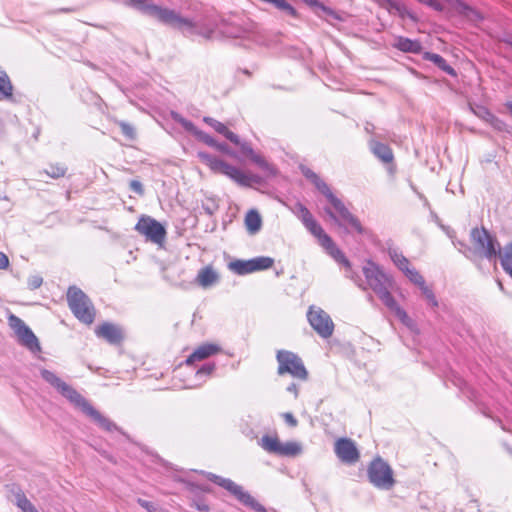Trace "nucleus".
Here are the masks:
<instances>
[{
    "label": "nucleus",
    "instance_id": "obj_1",
    "mask_svg": "<svg viewBox=\"0 0 512 512\" xmlns=\"http://www.w3.org/2000/svg\"><path fill=\"white\" fill-rule=\"evenodd\" d=\"M363 274L368 286L380 298L383 304L395 314V316L406 326H411L412 320L402 309L391 294L394 289V280L391 276L384 273L378 265L368 261L363 267Z\"/></svg>",
    "mask_w": 512,
    "mask_h": 512
},
{
    "label": "nucleus",
    "instance_id": "obj_2",
    "mask_svg": "<svg viewBox=\"0 0 512 512\" xmlns=\"http://www.w3.org/2000/svg\"><path fill=\"white\" fill-rule=\"evenodd\" d=\"M41 377L75 407L79 408L84 414L90 417L100 428L108 432L119 431V428L114 422L97 411L81 394L60 379L54 372L43 369L41 371Z\"/></svg>",
    "mask_w": 512,
    "mask_h": 512
},
{
    "label": "nucleus",
    "instance_id": "obj_3",
    "mask_svg": "<svg viewBox=\"0 0 512 512\" xmlns=\"http://www.w3.org/2000/svg\"><path fill=\"white\" fill-rule=\"evenodd\" d=\"M294 213L301 220L305 228L317 238L318 243L325 251L340 265L346 269V277L356 281L359 278L352 270L350 261L344 253L336 246L332 238L323 230L320 224L314 219L310 211L301 203L295 205Z\"/></svg>",
    "mask_w": 512,
    "mask_h": 512
},
{
    "label": "nucleus",
    "instance_id": "obj_4",
    "mask_svg": "<svg viewBox=\"0 0 512 512\" xmlns=\"http://www.w3.org/2000/svg\"><path fill=\"white\" fill-rule=\"evenodd\" d=\"M127 4L155 17L167 25L179 29L184 34L191 35L195 33V23L189 18L180 16L174 10L148 4L145 0H128Z\"/></svg>",
    "mask_w": 512,
    "mask_h": 512
},
{
    "label": "nucleus",
    "instance_id": "obj_5",
    "mask_svg": "<svg viewBox=\"0 0 512 512\" xmlns=\"http://www.w3.org/2000/svg\"><path fill=\"white\" fill-rule=\"evenodd\" d=\"M198 157L213 172L223 174L241 186L249 187L252 183H259L260 181L257 176L247 175L239 168L206 152H198Z\"/></svg>",
    "mask_w": 512,
    "mask_h": 512
},
{
    "label": "nucleus",
    "instance_id": "obj_6",
    "mask_svg": "<svg viewBox=\"0 0 512 512\" xmlns=\"http://www.w3.org/2000/svg\"><path fill=\"white\" fill-rule=\"evenodd\" d=\"M331 206L333 207L334 211L331 208H325L326 214L339 226L349 225L354 231H356L359 234L364 233V229L358 220L357 217H355L345 206V204L342 202L341 199L336 197L331 189L328 187V191H324L322 193Z\"/></svg>",
    "mask_w": 512,
    "mask_h": 512
},
{
    "label": "nucleus",
    "instance_id": "obj_7",
    "mask_svg": "<svg viewBox=\"0 0 512 512\" xmlns=\"http://www.w3.org/2000/svg\"><path fill=\"white\" fill-rule=\"evenodd\" d=\"M67 302L74 316L84 324H92L95 309L88 296L78 287L71 286L67 291Z\"/></svg>",
    "mask_w": 512,
    "mask_h": 512
},
{
    "label": "nucleus",
    "instance_id": "obj_8",
    "mask_svg": "<svg viewBox=\"0 0 512 512\" xmlns=\"http://www.w3.org/2000/svg\"><path fill=\"white\" fill-rule=\"evenodd\" d=\"M367 476L370 483L380 490H391L396 483L393 469L381 457H376L370 462Z\"/></svg>",
    "mask_w": 512,
    "mask_h": 512
},
{
    "label": "nucleus",
    "instance_id": "obj_9",
    "mask_svg": "<svg viewBox=\"0 0 512 512\" xmlns=\"http://www.w3.org/2000/svg\"><path fill=\"white\" fill-rule=\"evenodd\" d=\"M206 477L211 482L219 485L220 487L229 491L234 495L243 505L250 507L256 512H267L266 508L260 504L250 493L244 491L242 486L236 484L228 478L218 476L213 473H206Z\"/></svg>",
    "mask_w": 512,
    "mask_h": 512
},
{
    "label": "nucleus",
    "instance_id": "obj_10",
    "mask_svg": "<svg viewBox=\"0 0 512 512\" xmlns=\"http://www.w3.org/2000/svg\"><path fill=\"white\" fill-rule=\"evenodd\" d=\"M276 359L279 375L289 374L300 380L308 378V372L303 361L297 354L287 350H279L277 351Z\"/></svg>",
    "mask_w": 512,
    "mask_h": 512
},
{
    "label": "nucleus",
    "instance_id": "obj_11",
    "mask_svg": "<svg viewBox=\"0 0 512 512\" xmlns=\"http://www.w3.org/2000/svg\"><path fill=\"white\" fill-rule=\"evenodd\" d=\"M471 239L475 249L488 260L495 259L500 253V244L485 228H474Z\"/></svg>",
    "mask_w": 512,
    "mask_h": 512
},
{
    "label": "nucleus",
    "instance_id": "obj_12",
    "mask_svg": "<svg viewBox=\"0 0 512 512\" xmlns=\"http://www.w3.org/2000/svg\"><path fill=\"white\" fill-rule=\"evenodd\" d=\"M8 325L14 331L18 342L32 352L41 350L38 338L25 322L14 314H9Z\"/></svg>",
    "mask_w": 512,
    "mask_h": 512
},
{
    "label": "nucleus",
    "instance_id": "obj_13",
    "mask_svg": "<svg viewBox=\"0 0 512 512\" xmlns=\"http://www.w3.org/2000/svg\"><path fill=\"white\" fill-rule=\"evenodd\" d=\"M135 230L143 235L148 241L161 244L166 236L164 226L150 216L143 215L135 225Z\"/></svg>",
    "mask_w": 512,
    "mask_h": 512
},
{
    "label": "nucleus",
    "instance_id": "obj_14",
    "mask_svg": "<svg viewBox=\"0 0 512 512\" xmlns=\"http://www.w3.org/2000/svg\"><path fill=\"white\" fill-rule=\"evenodd\" d=\"M307 319L312 328L323 338L332 335L334 324L330 316L321 308L311 306L307 313Z\"/></svg>",
    "mask_w": 512,
    "mask_h": 512
},
{
    "label": "nucleus",
    "instance_id": "obj_15",
    "mask_svg": "<svg viewBox=\"0 0 512 512\" xmlns=\"http://www.w3.org/2000/svg\"><path fill=\"white\" fill-rule=\"evenodd\" d=\"M334 451L344 463L354 464L359 460L360 453L355 443L349 438H340L335 442Z\"/></svg>",
    "mask_w": 512,
    "mask_h": 512
},
{
    "label": "nucleus",
    "instance_id": "obj_16",
    "mask_svg": "<svg viewBox=\"0 0 512 512\" xmlns=\"http://www.w3.org/2000/svg\"><path fill=\"white\" fill-rule=\"evenodd\" d=\"M171 117L175 122L179 123L186 131L193 133L199 140H201L208 146L215 148L217 141L209 134L197 129V127L191 121L185 119L177 112H172Z\"/></svg>",
    "mask_w": 512,
    "mask_h": 512
},
{
    "label": "nucleus",
    "instance_id": "obj_17",
    "mask_svg": "<svg viewBox=\"0 0 512 512\" xmlns=\"http://www.w3.org/2000/svg\"><path fill=\"white\" fill-rule=\"evenodd\" d=\"M234 144L237 145L241 152L248 156L251 161L258 165L263 171L270 175H274L276 173L274 167L269 164L261 155L257 154L248 142L241 141L239 139V142Z\"/></svg>",
    "mask_w": 512,
    "mask_h": 512
},
{
    "label": "nucleus",
    "instance_id": "obj_18",
    "mask_svg": "<svg viewBox=\"0 0 512 512\" xmlns=\"http://www.w3.org/2000/svg\"><path fill=\"white\" fill-rule=\"evenodd\" d=\"M95 334L99 338L105 339L110 344H119L123 339L121 329L112 323H103L95 329Z\"/></svg>",
    "mask_w": 512,
    "mask_h": 512
},
{
    "label": "nucleus",
    "instance_id": "obj_19",
    "mask_svg": "<svg viewBox=\"0 0 512 512\" xmlns=\"http://www.w3.org/2000/svg\"><path fill=\"white\" fill-rule=\"evenodd\" d=\"M220 276L213 266L208 265L201 268L195 278V283L204 288H210L219 282Z\"/></svg>",
    "mask_w": 512,
    "mask_h": 512
},
{
    "label": "nucleus",
    "instance_id": "obj_20",
    "mask_svg": "<svg viewBox=\"0 0 512 512\" xmlns=\"http://www.w3.org/2000/svg\"><path fill=\"white\" fill-rule=\"evenodd\" d=\"M220 351V347L215 344H202L197 347L193 353L186 359L185 363L191 365L196 361H202L212 355L217 354Z\"/></svg>",
    "mask_w": 512,
    "mask_h": 512
},
{
    "label": "nucleus",
    "instance_id": "obj_21",
    "mask_svg": "<svg viewBox=\"0 0 512 512\" xmlns=\"http://www.w3.org/2000/svg\"><path fill=\"white\" fill-rule=\"evenodd\" d=\"M369 147L374 156L377 157L381 162L385 164L393 162L394 154L388 145L371 139L369 141Z\"/></svg>",
    "mask_w": 512,
    "mask_h": 512
},
{
    "label": "nucleus",
    "instance_id": "obj_22",
    "mask_svg": "<svg viewBox=\"0 0 512 512\" xmlns=\"http://www.w3.org/2000/svg\"><path fill=\"white\" fill-rule=\"evenodd\" d=\"M9 492L14 497V504L23 512H39L36 507L31 503V501L26 497L23 490L16 486L12 485L9 488Z\"/></svg>",
    "mask_w": 512,
    "mask_h": 512
},
{
    "label": "nucleus",
    "instance_id": "obj_23",
    "mask_svg": "<svg viewBox=\"0 0 512 512\" xmlns=\"http://www.w3.org/2000/svg\"><path fill=\"white\" fill-rule=\"evenodd\" d=\"M393 47L406 53H420L422 45L418 40H412L403 36L394 38Z\"/></svg>",
    "mask_w": 512,
    "mask_h": 512
},
{
    "label": "nucleus",
    "instance_id": "obj_24",
    "mask_svg": "<svg viewBox=\"0 0 512 512\" xmlns=\"http://www.w3.org/2000/svg\"><path fill=\"white\" fill-rule=\"evenodd\" d=\"M203 121L208 124L210 127H212L216 132L219 134H222L226 139L231 141L232 143H238L239 142V136L235 133L231 132L225 124H223L220 121H217L216 119L212 117H204Z\"/></svg>",
    "mask_w": 512,
    "mask_h": 512
},
{
    "label": "nucleus",
    "instance_id": "obj_25",
    "mask_svg": "<svg viewBox=\"0 0 512 512\" xmlns=\"http://www.w3.org/2000/svg\"><path fill=\"white\" fill-rule=\"evenodd\" d=\"M245 226L249 234L254 235L258 233L262 227V218L259 212L251 209L245 216Z\"/></svg>",
    "mask_w": 512,
    "mask_h": 512
},
{
    "label": "nucleus",
    "instance_id": "obj_26",
    "mask_svg": "<svg viewBox=\"0 0 512 512\" xmlns=\"http://www.w3.org/2000/svg\"><path fill=\"white\" fill-rule=\"evenodd\" d=\"M453 8L456 12L472 21L481 19L479 12H477L473 7L469 6L462 0H455L453 3Z\"/></svg>",
    "mask_w": 512,
    "mask_h": 512
},
{
    "label": "nucleus",
    "instance_id": "obj_27",
    "mask_svg": "<svg viewBox=\"0 0 512 512\" xmlns=\"http://www.w3.org/2000/svg\"><path fill=\"white\" fill-rule=\"evenodd\" d=\"M424 59L431 61L434 63L438 68H440L442 71L446 72L447 74L451 76H455L456 72L455 70L447 63V61L439 54L426 52L424 54Z\"/></svg>",
    "mask_w": 512,
    "mask_h": 512
},
{
    "label": "nucleus",
    "instance_id": "obj_28",
    "mask_svg": "<svg viewBox=\"0 0 512 512\" xmlns=\"http://www.w3.org/2000/svg\"><path fill=\"white\" fill-rule=\"evenodd\" d=\"M13 85L9 76L3 70H0V101L12 99Z\"/></svg>",
    "mask_w": 512,
    "mask_h": 512
},
{
    "label": "nucleus",
    "instance_id": "obj_29",
    "mask_svg": "<svg viewBox=\"0 0 512 512\" xmlns=\"http://www.w3.org/2000/svg\"><path fill=\"white\" fill-rule=\"evenodd\" d=\"M301 451V445L295 441H288L285 443L280 442V448L277 455L285 457H294L300 454Z\"/></svg>",
    "mask_w": 512,
    "mask_h": 512
},
{
    "label": "nucleus",
    "instance_id": "obj_30",
    "mask_svg": "<svg viewBox=\"0 0 512 512\" xmlns=\"http://www.w3.org/2000/svg\"><path fill=\"white\" fill-rule=\"evenodd\" d=\"M389 257L393 263L404 273L409 267V260L396 248H389Z\"/></svg>",
    "mask_w": 512,
    "mask_h": 512
},
{
    "label": "nucleus",
    "instance_id": "obj_31",
    "mask_svg": "<svg viewBox=\"0 0 512 512\" xmlns=\"http://www.w3.org/2000/svg\"><path fill=\"white\" fill-rule=\"evenodd\" d=\"M228 268L238 275H246L253 273L251 259L232 261L228 264Z\"/></svg>",
    "mask_w": 512,
    "mask_h": 512
},
{
    "label": "nucleus",
    "instance_id": "obj_32",
    "mask_svg": "<svg viewBox=\"0 0 512 512\" xmlns=\"http://www.w3.org/2000/svg\"><path fill=\"white\" fill-rule=\"evenodd\" d=\"M280 440L277 437L265 435L260 440V446L268 453L278 454L280 448Z\"/></svg>",
    "mask_w": 512,
    "mask_h": 512
},
{
    "label": "nucleus",
    "instance_id": "obj_33",
    "mask_svg": "<svg viewBox=\"0 0 512 512\" xmlns=\"http://www.w3.org/2000/svg\"><path fill=\"white\" fill-rule=\"evenodd\" d=\"M501 258L503 270L512 278V243L504 248L503 254H498Z\"/></svg>",
    "mask_w": 512,
    "mask_h": 512
},
{
    "label": "nucleus",
    "instance_id": "obj_34",
    "mask_svg": "<svg viewBox=\"0 0 512 512\" xmlns=\"http://www.w3.org/2000/svg\"><path fill=\"white\" fill-rule=\"evenodd\" d=\"M274 260L267 256H259L251 259L253 272L269 269L273 266Z\"/></svg>",
    "mask_w": 512,
    "mask_h": 512
},
{
    "label": "nucleus",
    "instance_id": "obj_35",
    "mask_svg": "<svg viewBox=\"0 0 512 512\" xmlns=\"http://www.w3.org/2000/svg\"><path fill=\"white\" fill-rule=\"evenodd\" d=\"M302 173L316 186V188L321 193H323L324 191H328L329 186L323 180H321L320 177L312 170H310L309 168H302Z\"/></svg>",
    "mask_w": 512,
    "mask_h": 512
},
{
    "label": "nucleus",
    "instance_id": "obj_36",
    "mask_svg": "<svg viewBox=\"0 0 512 512\" xmlns=\"http://www.w3.org/2000/svg\"><path fill=\"white\" fill-rule=\"evenodd\" d=\"M419 288H420L423 296L426 298L428 304L433 308L438 307L437 298H436L433 290L429 286L426 285V282L423 285H421Z\"/></svg>",
    "mask_w": 512,
    "mask_h": 512
},
{
    "label": "nucleus",
    "instance_id": "obj_37",
    "mask_svg": "<svg viewBox=\"0 0 512 512\" xmlns=\"http://www.w3.org/2000/svg\"><path fill=\"white\" fill-rule=\"evenodd\" d=\"M404 274L413 284L417 285L418 287L425 283L423 276L415 268L409 267L404 272Z\"/></svg>",
    "mask_w": 512,
    "mask_h": 512
},
{
    "label": "nucleus",
    "instance_id": "obj_38",
    "mask_svg": "<svg viewBox=\"0 0 512 512\" xmlns=\"http://www.w3.org/2000/svg\"><path fill=\"white\" fill-rule=\"evenodd\" d=\"M67 168L61 165H50L43 173L47 176L58 179L66 174Z\"/></svg>",
    "mask_w": 512,
    "mask_h": 512
},
{
    "label": "nucleus",
    "instance_id": "obj_39",
    "mask_svg": "<svg viewBox=\"0 0 512 512\" xmlns=\"http://www.w3.org/2000/svg\"><path fill=\"white\" fill-rule=\"evenodd\" d=\"M215 368L214 363H206L196 371L195 376L197 378L209 377L214 372Z\"/></svg>",
    "mask_w": 512,
    "mask_h": 512
},
{
    "label": "nucleus",
    "instance_id": "obj_40",
    "mask_svg": "<svg viewBox=\"0 0 512 512\" xmlns=\"http://www.w3.org/2000/svg\"><path fill=\"white\" fill-rule=\"evenodd\" d=\"M117 124L121 128L122 133L129 139L135 138V130L132 125L124 121H118Z\"/></svg>",
    "mask_w": 512,
    "mask_h": 512
},
{
    "label": "nucleus",
    "instance_id": "obj_41",
    "mask_svg": "<svg viewBox=\"0 0 512 512\" xmlns=\"http://www.w3.org/2000/svg\"><path fill=\"white\" fill-rule=\"evenodd\" d=\"M477 117L489 123L494 114H492L486 107L480 106L474 110Z\"/></svg>",
    "mask_w": 512,
    "mask_h": 512
},
{
    "label": "nucleus",
    "instance_id": "obj_42",
    "mask_svg": "<svg viewBox=\"0 0 512 512\" xmlns=\"http://www.w3.org/2000/svg\"><path fill=\"white\" fill-rule=\"evenodd\" d=\"M488 124H490L497 131L509 132L506 123L501 119L497 118L495 115H493Z\"/></svg>",
    "mask_w": 512,
    "mask_h": 512
},
{
    "label": "nucleus",
    "instance_id": "obj_43",
    "mask_svg": "<svg viewBox=\"0 0 512 512\" xmlns=\"http://www.w3.org/2000/svg\"><path fill=\"white\" fill-rule=\"evenodd\" d=\"M43 283V279L39 275H33L28 278V286L30 289L34 290L39 288Z\"/></svg>",
    "mask_w": 512,
    "mask_h": 512
},
{
    "label": "nucleus",
    "instance_id": "obj_44",
    "mask_svg": "<svg viewBox=\"0 0 512 512\" xmlns=\"http://www.w3.org/2000/svg\"><path fill=\"white\" fill-rule=\"evenodd\" d=\"M417 1L433 8L436 11L442 10V4L438 0H417Z\"/></svg>",
    "mask_w": 512,
    "mask_h": 512
},
{
    "label": "nucleus",
    "instance_id": "obj_45",
    "mask_svg": "<svg viewBox=\"0 0 512 512\" xmlns=\"http://www.w3.org/2000/svg\"><path fill=\"white\" fill-rule=\"evenodd\" d=\"M215 148L219 150L220 152H223L227 155H230L232 157H235V153L229 149L228 145L225 143H218L216 144Z\"/></svg>",
    "mask_w": 512,
    "mask_h": 512
},
{
    "label": "nucleus",
    "instance_id": "obj_46",
    "mask_svg": "<svg viewBox=\"0 0 512 512\" xmlns=\"http://www.w3.org/2000/svg\"><path fill=\"white\" fill-rule=\"evenodd\" d=\"M130 188L132 191L138 193V194H143V186L141 184V182L137 181V180H132L130 182Z\"/></svg>",
    "mask_w": 512,
    "mask_h": 512
},
{
    "label": "nucleus",
    "instance_id": "obj_47",
    "mask_svg": "<svg viewBox=\"0 0 512 512\" xmlns=\"http://www.w3.org/2000/svg\"><path fill=\"white\" fill-rule=\"evenodd\" d=\"M202 208L207 214L212 215L216 211L217 205L213 201H211L206 204L203 203Z\"/></svg>",
    "mask_w": 512,
    "mask_h": 512
},
{
    "label": "nucleus",
    "instance_id": "obj_48",
    "mask_svg": "<svg viewBox=\"0 0 512 512\" xmlns=\"http://www.w3.org/2000/svg\"><path fill=\"white\" fill-rule=\"evenodd\" d=\"M138 503L140 506H142L149 512H154L156 510L155 505L152 502H149V501H146L143 499H138Z\"/></svg>",
    "mask_w": 512,
    "mask_h": 512
},
{
    "label": "nucleus",
    "instance_id": "obj_49",
    "mask_svg": "<svg viewBox=\"0 0 512 512\" xmlns=\"http://www.w3.org/2000/svg\"><path fill=\"white\" fill-rule=\"evenodd\" d=\"M283 417L288 425L292 427L297 425V420L291 413H284Z\"/></svg>",
    "mask_w": 512,
    "mask_h": 512
},
{
    "label": "nucleus",
    "instance_id": "obj_50",
    "mask_svg": "<svg viewBox=\"0 0 512 512\" xmlns=\"http://www.w3.org/2000/svg\"><path fill=\"white\" fill-rule=\"evenodd\" d=\"M9 266L7 255L0 251V269H6Z\"/></svg>",
    "mask_w": 512,
    "mask_h": 512
},
{
    "label": "nucleus",
    "instance_id": "obj_51",
    "mask_svg": "<svg viewBox=\"0 0 512 512\" xmlns=\"http://www.w3.org/2000/svg\"><path fill=\"white\" fill-rule=\"evenodd\" d=\"M225 34L228 36V37H232V38H238V37H241L242 36V33L239 29H237V31H234V28H231V31H225Z\"/></svg>",
    "mask_w": 512,
    "mask_h": 512
},
{
    "label": "nucleus",
    "instance_id": "obj_52",
    "mask_svg": "<svg viewBox=\"0 0 512 512\" xmlns=\"http://www.w3.org/2000/svg\"><path fill=\"white\" fill-rule=\"evenodd\" d=\"M287 391L293 393L295 397H298V387L295 383L290 384L287 387Z\"/></svg>",
    "mask_w": 512,
    "mask_h": 512
},
{
    "label": "nucleus",
    "instance_id": "obj_53",
    "mask_svg": "<svg viewBox=\"0 0 512 512\" xmlns=\"http://www.w3.org/2000/svg\"><path fill=\"white\" fill-rule=\"evenodd\" d=\"M377 3H379L380 5H383V4H388V5H392L393 4V1L392 0H375Z\"/></svg>",
    "mask_w": 512,
    "mask_h": 512
},
{
    "label": "nucleus",
    "instance_id": "obj_54",
    "mask_svg": "<svg viewBox=\"0 0 512 512\" xmlns=\"http://www.w3.org/2000/svg\"><path fill=\"white\" fill-rule=\"evenodd\" d=\"M304 1L310 5H318L319 4V2L317 0H304Z\"/></svg>",
    "mask_w": 512,
    "mask_h": 512
},
{
    "label": "nucleus",
    "instance_id": "obj_55",
    "mask_svg": "<svg viewBox=\"0 0 512 512\" xmlns=\"http://www.w3.org/2000/svg\"><path fill=\"white\" fill-rule=\"evenodd\" d=\"M198 509L201 511H207L208 507L206 505H203V506H198Z\"/></svg>",
    "mask_w": 512,
    "mask_h": 512
},
{
    "label": "nucleus",
    "instance_id": "obj_56",
    "mask_svg": "<svg viewBox=\"0 0 512 512\" xmlns=\"http://www.w3.org/2000/svg\"><path fill=\"white\" fill-rule=\"evenodd\" d=\"M498 285H499V288H500V289H503V286H502V283H501V282H499V283H498Z\"/></svg>",
    "mask_w": 512,
    "mask_h": 512
},
{
    "label": "nucleus",
    "instance_id": "obj_57",
    "mask_svg": "<svg viewBox=\"0 0 512 512\" xmlns=\"http://www.w3.org/2000/svg\"><path fill=\"white\" fill-rule=\"evenodd\" d=\"M366 130L369 131L371 130V127H369L368 125L366 126Z\"/></svg>",
    "mask_w": 512,
    "mask_h": 512
},
{
    "label": "nucleus",
    "instance_id": "obj_58",
    "mask_svg": "<svg viewBox=\"0 0 512 512\" xmlns=\"http://www.w3.org/2000/svg\"><path fill=\"white\" fill-rule=\"evenodd\" d=\"M366 130L369 131L371 130V127H369L368 125L366 126Z\"/></svg>",
    "mask_w": 512,
    "mask_h": 512
},
{
    "label": "nucleus",
    "instance_id": "obj_59",
    "mask_svg": "<svg viewBox=\"0 0 512 512\" xmlns=\"http://www.w3.org/2000/svg\"><path fill=\"white\" fill-rule=\"evenodd\" d=\"M508 43H509V45L512 47V41H509Z\"/></svg>",
    "mask_w": 512,
    "mask_h": 512
}]
</instances>
